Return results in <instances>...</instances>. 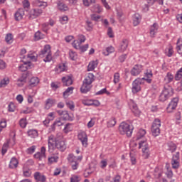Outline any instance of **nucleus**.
<instances>
[{
    "mask_svg": "<svg viewBox=\"0 0 182 182\" xmlns=\"http://www.w3.org/2000/svg\"><path fill=\"white\" fill-rule=\"evenodd\" d=\"M173 88L168 85L165 86L161 95H159V102H166V100H168V98L171 97V96H173Z\"/></svg>",
    "mask_w": 182,
    "mask_h": 182,
    "instance_id": "nucleus-3",
    "label": "nucleus"
},
{
    "mask_svg": "<svg viewBox=\"0 0 182 182\" xmlns=\"http://www.w3.org/2000/svg\"><path fill=\"white\" fill-rule=\"evenodd\" d=\"M140 21H141V16H140V14H135L133 16L134 26H137V25H139V23H140Z\"/></svg>",
    "mask_w": 182,
    "mask_h": 182,
    "instance_id": "nucleus-34",
    "label": "nucleus"
},
{
    "mask_svg": "<svg viewBox=\"0 0 182 182\" xmlns=\"http://www.w3.org/2000/svg\"><path fill=\"white\" fill-rule=\"evenodd\" d=\"M143 83V81L141 78H136L133 82H132V92L134 93H138V92H140L141 87H140V85Z\"/></svg>",
    "mask_w": 182,
    "mask_h": 182,
    "instance_id": "nucleus-10",
    "label": "nucleus"
},
{
    "mask_svg": "<svg viewBox=\"0 0 182 182\" xmlns=\"http://www.w3.org/2000/svg\"><path fill=\"white\" fill-rule=\"evenodd\" d=\"M68 16H63L61 18H60V22L62 23V25H65V23H68Z\"/></svg>",
    "mask_w": 182,
    "mask_h": 182,
    "instance_id": "nucleus-61",
    "label": "nucleus"
},
{
    "mask_svg": "<svg viewBox=\"0 0 182 182\" xmlns=\"http://www.w3.org/2000/svg\"><path fill=\"white\" fill-rule=\"evenodd\" d=\"M27 134L31 139H36V137H38V130H36V129H29L27 132Z\"/></svg>",
    "mask_w": 182,
    "mask_h": 182,
    "instance_id": "nucleus-37",
    "label": "nucleus"
},
{
    "mask_svg": "<svg viewBox=\"0 0 182 182\" xmlns=\"http://www.w3.org/2000/svg\"><path fill=\"white\" fill-rule=\"evenodd\" d=\"M159 31V24L157 23H154L152 26L150 27V35L153 38L157 33V31Z\"/></svg>",
    "mask_w": 182,
    "mask_h": 182,
    "instance_id": "nucleus-28",
    "label": "nucleus"
},
{
    "mask_svg": "<svg viewBox=\"0 0 182 182\" xmlns=\"http://www.w3.org/2000/svg\"><path fill=\"white\" fill-rule=\"evenodd\" d=\"M78 140L81 141L83 147H87V134L86 132H82L78 134Z\"/></svg>",
    "mask_w": 182,
    "mask_h": 182,
    "instance_id": "nucleus-13",
    "label": "nucleus"
},
{
    "mask_svg": "<svg viewBox=\"0 0 182 182\" xmlns=\"http://www.w3.org/2000/svg\"><path fill=\"white\" fill-rule=\"evenodd\" d=\"M18 69L21 70V72H26L28 69H31V62L23 63V64L18 67Z\"/></svg>",
    "mask_w": 182,
    "mask_h": 182,
    "instance_id": "nucleus-31",
    "label": "nucleus"
},
{
    "mask_svg": "<svg viewBox=\"0 0 182 182\" xmlns=\"http://www.w3.org/2000/svg\"><path fill=\"white\" fill-rule=\"evenodd\" d=\"M176 50L179 55H182V41L178 38L176 43Z\"/></svg>",
    "mask_w": 182,
    "mask_h": 182,
    "instance_id": "nucleus-41",
    "label": "nucleus"
},
{
    "mask_svg": "<svg viewBox=\"0 0 182 182\" xmlns=\"http://www.w3.org/2000/svg\"><path fill=\"white\" fill-rule=\"evenodd\" d=\"M105 94H106L109 96V95H110V92L107 91V89L103 88L101 90L98 91L95 93L96 96H100V95H105Z\"/></svg>",
    "mask_w": 182,
    "mask_h": 182,
    "instance_id": "nucleus-50",
    "label": "nucleus"
},
{
    "mask_svg": "<svg viewBox=\"0 0 182 182\" xmlns=\"http://www.w3.org/2000/svg\"><path fill=\"white\" fill-rule=\"evenodd\" d=\"M129 47V41L127 39H123L119 45V48L118 49L119 52L123 53Z\"/></svg>",
    "mask_w": 182,
    "mask_h": 182,
    "instance_id": "nucleus-21",
    "label": "nucleus"
},
{
    "mask_svg": "<svg viewBox=\"0 0 182 182\" xmlns=\"http://www.w3.org/2000/svg\"><path fill=\"white\" fill-rule=\"evenodd\" d=\"M34 158L37 159V160L41 161L42 159L46 158V148L45 146H42L41 149V151H38L34 154Z\"/></svg>",
    "mask_w": 182,
    "mask_h": 182,
    "instance_id": "nucleus-14",
    "label": "nucleus"
},
{
    "mask_svg": "<svg viewBox=\"0 0 182 182\" xmlns=\"http://www.w3.org/2000/svg\"><path fill=\"white\" fill-rule=\"evenodd\" d=\"M114 47L110 46L102 50V55H104V56H109L110 53H114Z\"/></svg>",
    "mask_w": 182,
    "mask_h": 182,
    "instance_id": "nucleus-30",
    "label": "nucleus"
},
{
    "mask_svg": "<svg viewBox=\"0 0 182 182\" xmlns=\"http://www.w3.org/2000/svg\"><path fill=\"white\" fill-rule=\"evenodd\" d=\"M40 56L43 58V62L48 63L52 60V51L50 50V46L46 45L44 48L41 50Z\"/></svg>",
    "mask_w": 182,
    "mask_h": 182,
    "instance_id": "nucleus-4",
    "label": "nucleus"
},
{
    "mask_svg": "<svg viewBox=\"0 0 182 182\" xmlns=\"http://www.w3.org/2000/svg\"><path fill=\"white\" fill-rule=\"evenodd\" d=\"M33 177L37 182H46V176L41 172L34 173Z\"/></svg>",
    "mask_w": 182,
    "mask_h": 182,
    "instance_id": "nucleus-19",
    "label": "nucleus"
},
{
    "mask_svg": "<svg viewBox=\"0 0 182 182\" xmlns=\"http://www.w3.org/2000/svg\"><path fill=\"white\" fill-rule=\"evenodd\" d=\"M90 89H92V85L82 82V85L80 87V92L81 93H87V92H90Z\"/></svg>",
    "mask_w": 182,
    "mask_h": 182,
    "instance_id": "nucleus-29",
    "label": "nucleus"
},
{
    "mask_svg": "<svg viewBox=\"0 0 182 182\" xmlns=\"http://www.w3.org/2000/svg\"><path fill=\"white\" fill-rule=\"evenodd\" d=\"M178 105V97H175L172 99L166 108L168 113H173V112L176 110Z\"/></svg>",
    "mask_w": 182,
    "mask_h": 182,
    "instance_id": "nucleus-8",
    "label": "nucleus"
},
{
    "mask_svg": "<svg viewBox=\"0 0 182 182\" xmlns=\"http://www.w3.org/2000/svg\"><path fill=\"white\" fill-rule=\"evenodd\" d=\"M181 77H182V68H180L177 71L176 74L175 75V80H180V79H181Z\"/></svg>",
    "mask_w": 182,
    "mask_h": 182,
    "instance_id": "nucleus-55",
    "label": "nucleus"
},
{
    "mask_svg": "<svg viewBox=\"0 0 182 182\" xmlns=\"http://www.w3.org/2000/svg\"><path fill=\"white\" fill-rule=\"evenodd\" d=\"M70 124H65V127H64V129H63V132H64V133H66V134H68V133H69V132H72V128L70 127Z\"/></svg>",
    "mask_w": 182,
    "mask_h": 182,
    "instance_id": "nucleus-58",
    "label": "nucleus"
},
{
    "mask_svg": "<svg viewBox=\"0 0 182 182\" xmlns=\"http://www.w3.org/2000/svg\"><path fill=\"white\" fill-rule=\"evenodd\" d=\"M17 82H20V84L18 83V86H23L24 83H26V75H23L20 78L17 80Z\"/></svg>",
    "mask_w": 182,
    "mask_h": 182,
    "instance_id": "nucleus-52",
    "label": "nucleus"
},
{
    "mask_svg": "<svg viewBox=\"0 0 182 182\" xmlns=\"http://www.w3.org/2000/svg\"><path fill=\"white\" fill-rule=\"evenodd\" d=\"M73 48L75 49H80V45H82V43L79 41V40H75L73 43H72Z\"/></svg>",
    "mask_w": 182,
    "mask_h": 182,
    "instance_id": "nucleus-54",
    "label": "nucleus"
},
{
    "mask_svg": "<svg viewBox=\"0 0 182 182\" xmlns=\"http://www.w3.org/2000/svg\"><path fill=\"white\" fill-rule=\"evenodd\" d=\"M97 65H99V61L97 60L90 62L87 66L88 72H92V70H95V69L97 68Z\"/></svg>",
    "mask_w": 182,
    "mask_h": 182,
    "instance_id": "nucleus-27",
    "label": "nucleus"
},
{
    "mask_svg": "<svg viewBox=\"0 0 182 182\" xmlns=\"http://www.w3.org/2000/svg\"><path fill=\"white\" fill-rule=\"evenodd\" d=\"M116 123H117L116 118H114V117H112L107 122V127H114V126H116Z\"/></svg>",
    "mask_w": 182,
    "mask_h": 182,
    "instance_id": "nucleus-38",
    "label": "nucleus"
},
{
    "mask_svg": "<svg viewBox=\"0 0 182 182\" xmlns=\"http://www.w3.org/2000/svg\"><path fill=\"white\" fill-rule=\"evenodd\" d=\"M178 105V97H175L172 99L166 108L168 113H173V112L176 110Z\"/></svg>",
    "mask_w": 182,
    "mask_h": 182,
    "instance_id": "nucleus-7",
    "label": "nucleus"
},
{
    "mask_svg": "<svg viewBox=\"0 0 182 182\" xmlns=\"http://www.w3.org/2000/svg\"><path fill=\"white\" fill-rule=\"evenodd\" d=\"M173 53H174V50H173V46H169L165 51V54L168 58H171L173 56Z\"/></svg>",
    "mask_w": 182,
    "mask_h": 182,
    "instance_id": "nucleus-42",
    "label": "nucleus"
},
{
    "mask_svg": "<svg viewBox=\"0 0 182 182\" xmlns=\"http://www.w3.org/2000/svg\"><path fill=\"white\" fill-rule=\"evenodd\" d=\"M48 147L50 153H53L56 149L60 151H65L66 150V143L62 135H57V136L50 135L48 138Z\"/></svg>",
    "mask_w": 182,
    "mask_h": 182,
    "instance_id": "nucleus-1",
    "label": "nucleus"
},
{
    "mask_svg": "<svg viewBox=\"0 0 182 182\" xmlns=\"http://www.w3.org/2000/svg\"><path fill=\"white\" fill-rule=\"evenodd\" d=\"M95 81V75L92 73H89L87 76L84 79V83L92 86V83Z\"/></svg>",
    "mask_w": 182,
    "mask_h": 182,
    "instance_id": "nucleus-26",
    "label": "nucleus"
},
{
    "mask_svg": "<svg viewBox=\"0 0 182 182\" xmlns=\"http://www.w3.org/2000/svg\"><path fill=\"white\" fill-rule=\"evenodd\" d=\"M142 153H143L142 156L144 157V159H149V157H150V149H149V148L142 151Z\"/></svg>",
    "mask_w": 182,
    "mask_h": 182,
    "instance_id": "nucleus-53",
    "label": "nucleus"
},
{
    "mask_svg": "<svg viewBox=\"0 0 182 182\" xmlns=\"http://www.w3.org/2000/svg\"><path fill=\"white\" fill-rule=\"evenodd\" d=\"M57 6H58V9H59L60 12H66V11L69 10V8L68 7V6H66V4L60 1L58 3Z\"/></svg>",
    "mask_w": 182,
    "mask_h": 182,
    "instance_id": "nucleus-36",
    "label": "nucleus"
},
{
    "mask_svg": "<svg viewBox=\"0 0 182 182\" xmlns=\"http://www.w3.org/2000/svg\"><path fill=\"white\" fill-rule=\"evenodd\" d=\"M69 56L71 60H76L77 59V53L72 50L69 51Z\"/></svg>",
    "mask_w": 182,
    "mask_h": 182,
    "instance_id": "nucleus-48",
    "label": "nucleus"
},
{
    "mask_svg": "<svg viewBox=\"0 0 182 182\" xmlns=\"http://www.w3.org/2000/svg\"><path fill=\"white\" fill-rule=\"evenodd\" d=\"M58 160H59V156H51L48 157L49 164H53V163H58Z\"/></svg>",
    "mask_w": 182,
    "mask_h": 182,
    "instance_id": "nucleus-46",
    "label": "nucleus"
},
{
    "mask_svg": "<svg viewBox=\"0 0 182 182\" xmlns=\"http://www.w3.org/2000/svg\"><path fill=\"white\" fill-rule=\"evenodd\" d=\"M43 14V10L41 9H32L28 14L29 19H36L38 16H41Z\"/></svg>",
    "mask_w": 182,
    "mask_h": 182,
    "instance_id": "nucleus-9",
    "label": "nucleus"
},
{
    "mask_svg": "<svg viewBox=\"0 0 182 182\" xmlns=\"http://www.w3.org/2000/svg\"><path fill=\"white\" fill-rule=\"evenodd\" d=\"M57 113L60 116L63 120H68L69 122H73L75 117L73 114H69L68 111L57 110Z\"/></svg>",
    "mask_w": 182,
    "mask_h": 182,
    "instance_id": "nucleus-6",
    "label": "nucleus"
},
{
    "mask_svg": "<svg viewBox=\"0 0 182 182\" xmlns=\"http://www.w3.org/2000/svg\"><path fill=\"white\" fill-rule=\"evenodd\" d=\"M174 80V75H172L171 73H167L166 75L164 77L165 83H171V82Z\"/></svg>",
    "mask_w": 182,
    "mask_h": 182,
    "instance_id": "nucleus-39",
    "label": "nucleus"
},
{
    "mask_svg": "<svg viewBox=\"0 0 182 182\" xmlns=\"http://www.w3.org/2000/svg\"><path fill=\"white\" fill-rule=\"evenodd\" d=\"M63 82V86H70V85H73V80H72V77L69 75H66L65 77H63L61 79Z\"/></svg>",
    "mask_w": 182,
    "mask_h": 182,
    "instance_id": "nucleus-22",
    "label": "nucleus"
},
{
    "mask_svg": "<svg viewBox=\"0 0 182 182\" xmlns=\"http://www.w3.org/2000/svg\"><path fill=\"white\" fill-rule=\"evenodd\" d=\"M45 38V35L42 33L41 31H37L36 32L34 35V39L35 41H41V39H44Z\"/></svg>",
    "mask_w": 182,
    "mask_h": 182,
    "instance_id": "nucleus-43",
    "label": "nucleus"
},
{
    "mask_svg": "<svg viewBox=\"0 0 182 182\" xmlns=\"http://www.w3.org/2000/svg\"><path fill=\"white\" fill-rule=\"evenodd\" d=\"M132 111L135 116H140V109H139L137 105Z\"/></svg>",
    "mask_w": 182,
    "mask_h": 182,
    "instance_id": "nucleus-60",
    "label": "nucleus"
},
{
    "mask_svg": "<svg viewBox=\"0 0 182 182\" xmlns=\"http://www.w3.org/2000/svg\"><path fill=\"white\" fill-rule=\"evenodd\" d=\"M133 125H130L126 122H122L119 126V132L120 134L124 136L126 134L127 137H132L133 134Z\"/></svg>",
    "mask_w": 182,
    "mask_h": 182,
    "instance_id": "nucleus-2",
    "label": "nucleus"
},
{
    "mask_svg": "<svg viewBox=\"0 0 182 182\" xmlns=\"http://www.w3.org/2000/svg\"><path fill=\"white\" fill-rule=\"evenodd\" d=\"M92 11L95 12V14H100L102 12V7L99 4H95L92 8Z\"/></svg>",
    "mask_w": 182,
    "mask_h": 182,
    "instance_id": "nucleus-51",
    "label": "nucleus"
},
{
    "mask_svg": "<svg viewBox=\"0 0 182 182\" xmlns=\"http://www.w3.org/2000/svg\"><path fill=\"white\" fill-rule=\"evenodd\" d=\"M56 105V100L53 98H48L45 102V109L49 110L50 107H53Z\"/></svg>",
    "mask_w": 182,
    "mask_h": 182,
    "instance_id": "nucleus-18",
    "label": "nucleus"
},
{
    "mask_svg": "<svg viewBox=\"0 0 182 182\" xmlns=\"http://www.w3.org/2000/svg\"><path fill=\"white\" fill-rule=\"evenodd\" d=\"M65 105L70 110H74V109H75V102H73V101L67 100L66 102H65Z\"/></svg>",
    "mask_w": 182,
    "mask_h": 182,
    "instance_id": "nucleus-49",
    "label": "nucleus"
},
{
    "mask_svg": "<svg viewBox=\"0 0 182 182\" xmlns=\"http://www.w3.org/2000/svg\"><path fill=\"white\" fill-rule=\"evenodd\" d=\"M8 149H9V140H7L6 142H5L3 144L2 149H1L2 156H5V154H6V151H8Z\"/></svg>",
    "mask_w": 182,
    "mask_h": 182,
    "instance_id": "nucleus-40",
    "label": "nucleus"
},
{
    "mask_svg": "<svg viewBox=\"0 0 182 182\" xmlns=\"http://www.w3.org/2000/svg\"><path fill=\"white\" fill-rule=\"evenodd\" d=\"M18 164H19V162L18 161V159H16V158L13 157L11 158L9 167L10 168H16V167H18Z\"/></svg>",
    "mask_w": 182,
    "mask_h": 182,
    "instance_id": "nucleus-33",
    "label": "nucleus"
},
{
    "mask_svg": "<svg viewBox=\"0 0 182 182\" xmlns=\"http://www.w3.org/2000/svg\"><path fill=\"white\" fill-rule=\"evenodd\" d=\"M80 181V177L78 176H73L70 178V182H79Z\"/></svg>",
    "mask_w": 182,
    "mask_h": 182,
    "instance_id": "nucleus-63",
    "label": "nucleus"
},
{
    "mask_svg": "<svg viewBox=\"0 0 182 182\" xmlns=\"http://www.w3.org/2000/svg\"><path fill=\"white\" fill-rule=\"evenodd\" d=\"M165 147L166 149L168 150V151H171V153H174V151L177 150V145L173 141L168 142Z\"/></svg>",
    "mask_w": 182,
    "mask_h": 182,
    "instance_id": "nucleus-23",
    "label": "nucleus"
},
{
    "mask_svg": "<svg viewBox=\"0 0 182 182\" xmlns=\"http://www.w3.org/2000/svg\"><path fill=\"white\" fill-rule=\"evenodd\" d=\"M9 83V80L3 79L0 82V87H5Z\"/></svg>",
    "mask_w": 182,
    "mask_h": 182,
    "instance_id": "nucleus-59",
    "label": "nucleus"
},
{
    "mask_svg": "<svg viewBox=\"0 0 182 182\" xmlns=\"http://www.w3.org/2000/svg\"><path fill=\"white\" fill-rule=\"evenodd\" d=\"M119 82H120V74L116 73L114 75V83H119Z\"/></svg>",
    "mask_w": 182,
    "mask_h": 182,
    "instance_id": "nucleus-57",
    "label": "nucleus"
},
{
    "mask_svg": "<svg viewBox=\"0 0 182 182\" xmlns=\"http://www.w3.org/2000/svg\"><path fill=\"white\" fill-rule=\"evenodd\" d=\"M19 124L22 129H25V127H26V124H28V122H26V119L23 118L20 119Z\"/></svg>",
    "mask_w": 182,
    "mask_h": 182,
    "instance_id": "nucleus-56",
    "label": "nucleus"
},
{
    "mask_svg": "<svg viewBox=\"0 0 182 182\" xmlns=\"http://www.w3.org/2000/svg\"><path fill=\"white\" fill-rule=\"evenodd\" d=\"M6 43H12L14 42V35L12 33H7L5 37Z\"/></svg>",
    "mask_w": 182,
    "mask_h": 182,
    "instance_id": "nucleus-47",
    "label": "nucleus"
},
{
    "mask_svg": "<svg viewBox=\"0 0 182 182\" xmlns=\"http://www.w3.org/2000/svg\"><path fill=\"white\" fill-rule=\"evenodd\" d=\"M151 77H153V73L151 70H147L145 73V76L144 77L141 78L143 80H146V83H151L152 80Z\"/></svg>",
    "mask_w": 182,
    "mask_h": 182,
    "instance_id": "nucleus-25",
    "label": "nucleus"
},
{
    "mask_svg": "<svg viewBox=\"0 0 182 182\" xmlns=\"http://www.w3.org/2000/svg\"><path fill=\"white\" fill-rule=\"evenodd\" d=\"M146 135V130L144 129H139L136 134V140H140L142 137H144Z\"/></svg>",
    "mask_w": 182,
    "mask_h": 182,
    "instance_id": "nucleus-45",
    "label": "nucleus"
},
{
    "mask_svg": "<svg viewBox=\"0 0 182 182\" xmlns=\"http://www.w3.org/2000/svg\"><path fill=\"white\" fill-rule=\"evenodd\" d=\"M68 160L69 163H70L73 170H77V167H79V162L76 161V156L73 154H70L68 155Z\"/></svg>",
    "mask_w": 182,
    "mask_h": 182,
    "instance_id": "nucleus-12",
    "label": "nucleus"
},
{
    "mask_svg": "<svg viewBox=\"0 0 182 182\" xmlns=\"http://www.w3.org/2000/svg\"><path fill=\"white\" fill-rule=\"evenodd\" d=\"M160 127H161V121L160 119H155L151 129L152 136L157 137L160 134Z\"/></svg>",
    "mask_w": 182,
    "mask_h": 182,
    "instance_id": "nucleus-5",
    "label": "nucleus"
},
{
    "mask_svg": "<svg viewBox=\"0 0 182 182\" xmlns=\"http://www.w3.org/2000/svg\"><path fill=\"white\" fill-rule=\"evenodd\" d=\"M9 112H15V104L14 102H10L8 106Z\"/></svg>",
    "mask_w": 182,
    "mask_h": 182,
    "instance_id": "nucleus-64",
    "label": "nucleus"
},
{
    "mask_svg": "<svg viewBox=\"0 0 182 182\" xmlns=\"http://www.w3.org/2000/svg\"><path fill=\"white\" fill-rule=\"evenodd\" d=\"M55 70L56 73H62V72L68 70V65L66 63H60L55 67Z\"/></svg>",
    "mask_w": 182,
    "mask_h": 182,
    "instance_id": "nucleus-24",
    "label": "nucleus"
},
{
    "mask_svg": "<svg viewBox=\"0 0 182 182\" xmlns=\"http://www.w3.org/2000/svg\"><path fill=\"white\" fill-rule=\"evenodd\" d=\"M38 85H39V78L38 77H31L29 82V85L31 87H35V86H38Z\"/></svg>",
    "mask_w": 182,
    "mask_h": 182,
    "instance_id": "nucleus-35",
    "label": "nucleus"
},
{
    "mask_svg": "<svg viewBox=\"0 0 182 182\" xmlns=\"http://www.w3.org/2000/svg\"><path fill=\"white\" fill-rule=\"evenodd\" d=\"M139 149H141L142 151L144 150H147V149H149V144L147 143V140L144 139V140L140 141L139 142Z\"/></svg>",
    "mask_w": 182,
    "mask_h": 182,
    "instance_id": "nucleus-32",
    "label": "nucleus"
},
{
    "mask_svg": "<svg viewBox=\"0 0 182 182\" xmlns=\"http://www.w3.org/2000/svg\"><path fill=\"white\" fill-rule=\"evenodd\" d=\"M172 168L177 169L180 167V153L176 152V154L173 155L171 159Z\"/></svg>",
    "mask_w": 182,
    "mask_h": 182,
    "instance_id": "nucleus-11",
    "label": "nucleus"
},
{
    "mask_svg": "<svg viewBox=\"0 0 182 182\" xmlns=\"http://www.w3.org/2000/svg\"><path fill=\"white\" fill-rule=\"evenodd\" d=\"M25 15V9H18L14 14V18L16 21H21Z\"/></svg>",
    "mask_w": 182,
    "mask_h": 182,
    "instance_id": "nucleus-20",
    "label": "nucleus"
},
{
    "mask_svg": "<svg viewBox=\"0 0 182 182\" xmlns=\"http://www.w3.org/2000/svg\"><path fill=\"white\" fill-rule=\"evenodd\" d=\"M33 6L36 8H46L48 6V3L46 1L41 0H33L32 2Z\"/></svg>",
    "mask_w": 182,
    "mask_h": 182,
    "instance_id": "nucleus-17",
    "label": "nucleus"
},
{
    "mask_svg": "<svg viewBox=\"0 0 182 182\" xmlns=\"http://www.w3.org/2000/svg\"><path fill=\"white\" fill-rule=\"evenodd\" d=\"M73 89H75V87H69L68 88H67L65 90V92H63V97H68V96H70V95L73 93Z\"/></svg>",
    "mask_w": 182,
    "mask_h": 182,
    "instance_id": "nucleus-44",
    "label": "nucleus"
},
{
    "mask_svg": "<svg viewBox=\"0 0 182 182\" xmlns=\"http://www.w3.org/2000/svg\"><path fill=\"white\" fill-rule=\"evenodd\" d=\"M86 25H87V31H90L91 29H93V23H92L90 21L87 20Z\"/></svg>",
    "mask_w": 182,
    "mask_h": 182,
    "instance_id": "nucleus-62",
    "label": "nucleus"
},
{
    "mask_svg": "<svg viewBox=\"0 0 182 182\" xmlns=\"http://www.w3.org/2000/svg\"><path fill=\"white\" fill-rule=\"evenodd\" d=\"M141 70H143L141 65H135L131 70V75L132 76H138L139 73H141Z\"/></svg>",
    "mask_w": 182,
    "mask_h": 182,
    "instance_id": "nucleus-16",
    "label": "nucleus"
},
{
    "mask_svg": "<svg viewBox=\"0 0 182 182\" xmlns=\"http://www.w3.org/2000/svg\"><path fill=\"white\" fill-rule=\"evenodd\" d=\"M82 103L84 106H95V107L100 106V102L98 100H82Z\"/></svg>",
    "mask_w": 182,
    "mask_h": 182,
    "instance_id": "nucleus-15",
    "label": "nucleus"
}]
</instances>
